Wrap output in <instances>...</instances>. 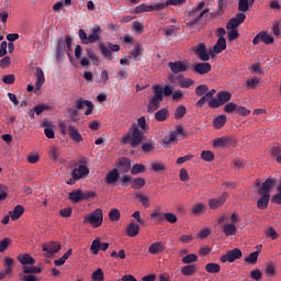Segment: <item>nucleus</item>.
<instances>
[{
	"mask_svg": "<svg viewBox=\"0 0 281 281\" xmlns=\"http://www.w3.org/2000/svg\"><path fill=\"white\" fill-rule=\"evenodd\" d=\"M154 95L150 98L147 105V113H155L159 106H161V102H164V88L161 85L153 86Z\"/></svg>",
	"mask_w": 281,
	"mask_h": 281,
	"instance_id": "4",
	"label": "nucleus"
},
{
	"mask_svg": "<svg viewBox=\"0 0 281 281\" xmlns=\"http://www.w3.org/2000/svg\"><path fill=\"white\" fill-rule=\"evenodd\" d=\"M256 0H238L239 12H248L249 8L254 5Z\"/></svg>",
	"mask_w": 281,
	"mask_h": 281,
	"instance_id": "30",
	"label": "nucleus"
},
{
	"mask_svg": "<svg viewBox=\"0 0 281 281\" xmlns=\"http://www.w3.org/2000/svg\"><path fill=\"white\" fill-rule=\"evenodd\" d=\"M89 175V168L85 165H80L78 168H75L71 172V177H75V179H82V177H87Z\"/></svg>",
	"mask_w": 281,
	"mask_h": 281,
	"instance_id": "19",
	"label": "nucleus"
},
{
	"mask_svg": "<svg viewBox=\"0 0 281 281\" xmlns=\"http://www.w3.org/2000/svg\"><path fill=\"white\" fill-rule=\"evenodd\" d=\"M126 234L131 237V238H135V236H137V234H139V224L135 223V222H131L127 227H126Z\"/></svg>",
	"mask_w": 281,
	"mask_h": 281,
	"instance_id": "23",
	"label": "nucleus"
},
{
	"mask_svg": "<svg viewBox=\"0 0 281 281\" xmlns=\"http://www.w3.org/2000/svg\"><path fill=\"white\" fill-rule=\"evenodd\" d=\"M18 262L23 265V267H29V265H36V259H34L30 254H23L18 256Z\"/></svg>",
	"mask_w": 281,
	"mask_h": 281,
	"instance_id": "20",
	"label": "nucleus"
},
{
	"mask_svg": "<svg viewBox=\"0 0 281 281\" xmlns=\"http://www.w3.org/2000/svg\"><path fill=\"white\" fill-rule=\"evenodd\" d=\"M256 186L259 188L258 195L261 196L257 201V207L258 210H267V207H269V201L271 200V190H273L276 186V179L268 178L261 186L260 180H256Z\"/></svg>",
	"mask_w": 281,
	"mask_h": 281,
	"instance_id": "1",
	"label": "nucleus"
},
{
	"mask_svg": "<svg viewBox=\"0 0 281 281\" xmlns=\"http://www.w3.org/2000/svg\"><path fill=\"white\" fill-rule=\"evenodd\" d=\"M243 258V251L238 248L227 251L220 260L221 262H236V260Z\"/></svg>",
	"mask_w": 281,
	"mask_h": 281,
	"instance_id": "8",
	"label": "nucleus"
},
{
	"mask_svg": "<svg viewBox=\"0 0 281 281\" xmlns=\"http://www.w3.org/2000/svg\"><path fill=\"white\" fill-rule=\"evenodd\" d=\"M227 5H232V0H218V14H223V12H225L227 9Z\"/></svg>",
	"mask_w": 281,
	"mask_h": 281,
	"instance_id": "44",
	"label": "nucleus"
},
{
	"mask_svg": "<svg viewBox=\"0 0 281 281\" xmlns=\"http://www.w3.org/2000/svg\"><path fill=\"white\" fill-rule=\"evenodd\" d=\"M238 232V227L234 223H226L223 225V234L225 236H234Z\"/></svg>",
	"mask_w": 281,
	"mask_h": 281,
	"instance_id": "28",
	"label": "nucleus"
},
{
	"mask_svg": "<svg viewBox=\"0 0 281 281\" xmlns=\"http://www.w3.org/2000/svg\"><path fill=\"white\" fill-rule=\"evenodd\" d=\"M232 100V93L229 91H220L216 94V98H213L209 101L210 109H220L223 104H227Z\"/></svg>",
	"mask_w": 281,
	"mask_h": 281,
	"instance_id": "5",
	"label": "nucleus"
},
{
	"mask_svg": "<svg viewBox=\"0 0 281 281\" xmlns=\"http://www.w3.org/2000/svg\"><path fill=\"white\" fill-rule=\"evenodd\" d=\"M22 271L23 273H31L34 276V274L43 273V268L35 267V266H23Z\"/></svg>",
	"mask_w": 281,
	"mask_h": 281,
	"instance_id": "33",
	"label": "nucleus"
},
{
	"mask_svg": "<svg viewBox=\"0 0 281 281\" xmlns=\"http://www.w3.org/2000/svg\"><path fill=\"white\" fill-rule=\"evenodd\" d=\"M170 117V112L167 108H162L155 113V120L157 122H166Z\"/></svg>",
	"mask_w": 281,
	"mask_h": 281,
	"instance_id": "26",
	"label": "nucleus"
},
{
	"mask_svg": "<svg viewBox=\"0 0 281 281\" xmlns=\"http://www.w3.org/2000/svg\"><path fill=\"white\" fill-rule=\"evenodd\" d=\"M168 67L171 69L172 74H183L188 71V66L182 60L171 61L168 64Z\"/></svg>",
	"mask_w": 281,
	"mask_h": 281,
	"instance_id": "14",
	"label": "nucleus"
},
{
	"mask_svg": "<svg viewBox=\"0 0 281 281\" xmlns=\"http://www.w3.org/2000/svg\"><path fill=\"white\" fill-rule=\"evenodd\" d=\"M119 166L122 168L123 172H128L131 170V159L123 157L119 160Z\"/></svg>",
	"mask_w": 281,
	"mask_h": 281,
	"instance_id": "34",
	"label": "nucleus"
},
{
	"mask_svg": "<svg viewBox=\"0 0 281 281\" xmlns=\"http://www.w3.org/2000/svg\"><path fill=\"white\" fill-rule=\"evenodd\" d=\"M205 271L207 273H221V265L214 262L207 263L205 266Z\"/></svg>",
	"mask_w": 281,
	"mask_h": 281,
	"instance_id": "35",
	"label": "nucleus"
},
{
	"mask_svg": "<svg viewBox=\"0 0 281 281\" xmlns=\"http://www.w3.org/2000/svg\"><path fill=\"white\" fill-rule=\"evenodd\" d=\"M19 278L21 281H38V278L36 276L31 273H23V270L22 273L19 274Z\"/></svg>",
	"mask_w": 281,
	"mask_h": 281,
	"instance_id": "47",
	"label": "nucleus"
},
{
	"mask_svg": "<svg viewBox=\"0 0 281 281\" xmlns=\"http://www.w3.org/2000/svg\"><path fill=\"white\" fill-rule=\"evenodd\" d=\"M240 24L236 18L231 19L226 24V30H236Z\"/></svg>",
	"mask_w": 281,
	"mask_h": 281,
	"instance_id": "61",
	"label": "nucleus"
},
{
	"mask_svg": "<svg viewBox=\"0 0 281 281\" xmlns=\"http://www.w3.org/2000/svg\"><path fill=\"white\" fill-rule=\"evenodd\" d=\"M203 210H205V205L204 204H195L191 212L194 216H201V214H203Z\"/></svg>",
	"mask_w": 281,
	"mask_h": 281,
	"instance_id": "49",
	"label": "nucleus"
},
{
	"mask_svg": "<svg viewBox=\"0 0 281 281\" xmlns=\"http://www.w3.org/2000/svg\"><path fill=\"white\" fill-rule=\"evenodd\" d=\"M42 127L44 128V133L48 137V139H54V137H56V133L52 127H49L47 122H42Z\"/></svg>",
	"mask_w": 281,
	"mask_h": 281,
	"instance_id": "38",
	"label": "nucleus"
},
{
	"mask_svg": "<svg viewBox=\"0 0 281 281\" xmlns=\"http://www.w3.org/2000/svg\"><path fill=\"white\" fill-rule=\"evenodd\" d=\"M139 128V131H143V133H145V131H147L148 128V124H146V119L144 116H140L137 120V124H136Z\"/></svg>",
	"mask_w": 281,
	"mask_h": 281,
	"instance_id": "57",
	"label": "nucleus"
},
{
	"mask_svg": "<svg viewBox=\"0 0 281 281\" xmlns=\"http://www.w3.org/2000/svg\"><path fill=\"white\" fill-rule=\"evenodd\" d=\"M225 124H227V115L225 114L218 115L213 120V126L216 128V131L223 128Z\"/></svg>",
	"mask_w": 281,
	"mask_h": 281,
	"instance_id": "27",
	"label": "nucleus"
},
{
	"mask_svg": "<svg viewBox=\"0 0 281 281\" xmlns=\"http://www.w3.org/2000/svg\"><path fill=\"white\" fill-rule=\"evenodd\" d=\"M238 105L234 102H228L224 105V113H236V108Z\"/></svg>",
	"mask_w": 281,
	"mask_h": 281,
	"instance_id": "56",
	"label": "nucleus"
},
{
	"mask_svg": "<svg viewBox=\"0 0 281 281\" xmlns=\"http://www.w3.org/2000/svg\"><path fill=\"white\" fill-rule=\"evenodd\" d=\"M99 49L102 56H104V58H109V60H113V54L111 52H120V45L108 43V47H106L104 43H100Z\"/></svg>",
	"mask_w": 281,
	"mask_h": 281,
	"instance_id": "7",
	"label": "nucleus"
},
{
	"mask_svg": "<svg viewBox=\"0 0 281 281\" xmlns=\"http://www.w3.org/2000/svg\"><path fill=\"white\" fill-rule=\"evenodd\" d=\"M150 218L155 221V223H164L165 214L161 212V206H157L151 213Z\"/></svg>",
	"mask_w": 281,
	"mask_h": 281,
	"instance_id": "22",
	"label": "nucleus"
},
{
	"mask_svg": "<svg viewBox=\"0 0 281 281\" xmlns=\"http://www.w3.org/2000/svg\"><path fill=\"white\" fill-rule=\"evenodd\" d=\"M260 79H258V77L250 78L246 81V86L248 89H256V87H258Z\"/></svg>",
	"mask_w": 281,
	"mask_h": 281,
	"instance_id": "54",
	"label": "nucleus"
},
{
	"mask_svg": "<svg viewBox=\"0 0 281 281\" xmlns=\"http://www.w3.org/2000/svg\"><path fill=\"white\" fill-rule=\"evenodd\" d=\"M227 36H228V41H236V38H238L239 34H238V30L236 29H228V33H227Z\"/></svg>",
	"mask_w": 281,
	"mask_h": 281,
	"instance_id": "60",
	"label": "nucleus"
},
{
	"mask_svg": "<svg viewBox=\"0 0 281 281\" xmlns=\"http://www.w3.org/2000/svg\"><path fill=\"white\" fill-rule=\"evenodd\" d=\"M121 216H122V214L120 213V210H117V209H112L109 212V218H110V221H112V223L120 221Z\"/></svg>",
	"mask_w": 281,
	"mask_h": 281,
	"instance_id": "43",
	"label": "nucleus"
},
{
	"mask_svg": "<svg viewBox=\"0 0 281 281\" xmlns=\"http://www.w3.org/2000/svg\"><path fill=\"white\" fill-rule=\"evenodd\" d=\"M100 237L95 238L91 246H90V251L93 254V256H98L101 251H106L109 249V243H101Z\"/></svg>",
	"mask_w": 281,
	"mask_h": 281,
	"instance_id": "11",
	"label": "nucleus"
},
{
	"mask_svg": "<svg viewBox=\"0 0 281 281\" xmlns=\"http://www.w3.org/2000/svg\"><path fill=\"white\" fill-rule=\"evenodd\" d=\"M227 49V41L225 38H218L213 49L209 50L210 56H214V54H221V52H225Z\"/></svg>",
	"mask_w": 281,
	"mask_h": 281,
	"instance_id": "15",
	"label": "nucleus"
},
{
	"mask_svg": "<svg viewBox=\"0 0 281 281\" xmlns=\"http://www.w3.org/2000/svg\"><path fill=\"white\" fill-rule=\"evenodd\" d=\"M12 243V239L5 237L2 240H0V254H3L8 247H10V244Z\"/></svg>",
	"mask_w": 281,
	"mask_h": 281,
	"instance_id": "55",
	"label": "nucleus"
},
{
	"mask_svg": "<svg viewBox=\"0 0 281 281\" xmlns=\"http://www.w3.org/2000/svg\"><path fill=\"white\" fill-rule=\"evenodd\" d=\"M146 186V180L144 178H135L132 179V188L133 190H139Z\"/></svg>",
	"mask_w": 281,
	"mask_h": 281,
	"instance_id": "37",
	"label": "nucleus"
},
{
	"mask_svg": "<svg viewBox=\"0 0 281 281\" xmlns=\"http://www.w3.org/2000/svg\"><path fill=\"white\" fill-rule=\"evenodd\" d=\"M146 172V166L143 164H135L131 169V175H142Z\"/></svg>",
	"mask_w": 281,
	"mask_h": 281,
	"instance_id": "40",
	"label": "nucleus"
},
{
	"mask_svg": "<svg viewBox=\"0 0 281 281\" xmlns=\"http://www.w3.org/2000/svg\"><path fill=\"white\" fill-rule=\"evenodd\" d=\"M10 65H12V59L10 58V56H5L2 59H0L1 69H8Z\"/></svg>",
	"mask_w": 281,
	"mask_h": 281,
	"instance_id": "58",
	"label": "nucleus"
},
{
	"mask_svg": "<svg viewBox=\"0 0 281 281\" xmlns=\"http://www.w3.org/2000/svg\"><path fill=\"white\" fill-rule=\"evenodd\" d=\"M199 256L195 254H189L182 258L183 265H194V262H198Z\"/></svg>",
	"mask_w": 281,
	"mask_h": 281,
	"instance_id": "36",
	"label": "nucleus"
},
{
	"mask_svg": "<svg viewBox=\"0 0 281 281\" xmlns=\"http://www.w3.org/2000/svg\"><path fill=\"white\" fill-rule=\"evenodd\" d=\"M79 38L82 43V45H89V36L87 35V32L85 30H79Z\"/></svg>",
	"mask_w": 281,
	"mask_h": 281,
	"instance_id": "59",
	"label": "nucleus"
},
{
	"mask_svg": "<svg viewBox=\"0 0 281 281\" xmlns=\"http://www.w3.org/2000/svg\"><path fill=\"white\" fill-rule=\"evenodd\" d=\"M102 34V27L94 25L92 32L88 35L89 45L100 42V35Z\"/></svg>",
	"mask_w": 281,
	"mask_h": 281,
	"instance_id": "16",
	"label": "nucleus"
},
{
	"mask_svg": "<svg viewBox=\"0 0 281 281\" xmlns=\"http://www.w3.org/2000/svg\"><path fill=\"white\" fill-rule=\"evenodd\" d=\"M194 54L200 58V60H203L204 63H207L210 60V54L207 53V46H205V43H200L195 47H193Z\"/></svg>",
	"mask_w": 281,
	"mask_h": 281,
	"instance_id": "9",
	"label": "nucleus"
},
{
	"mask_svg": "<svg viewBox=\"0 0 281 281\" xmlns=\"http://www.w3.org/2000/svg\"><path fill=\"white\" fill-rule=\"evenodd\" d=\"M165 221H167V223H177V215H175V213H165Z\"/></svg>",
	"mask_w": 281,
	"mask_h": 281,
	"instance_id": "64",
	"label": "nucleus"
},
{
	"mask_svg": "<svg viewBox=\"0 0 281 281\" xmlns=\"http://www.w3.org/2000/svg\"><path fill=\"white\" fill-rule=\"evenodd\" d=\"M235 113L237 115H241L243 117H247V115H249V113H251V111L243 105H237Z\"/></svg>",
	"mask_w": 281,
	"mask_h": 281,
	"instance_id": "50",
	"label": "nucleus"
},
{
	"mask_svg": "<svg viewBox=\"0 0 281 281\" xmlns=\"http://www.w3.org/2000/svg\"><path fill=\"white\" fill-rule=\"evenodd\" d=\"M204 8H205V2H200L195 9H192L188 12V16H189V21L187 22L188 27H194V25H201V23L203 22V18L210 14V9H204Z\"/></svg>",
	"mask_w": 281,
	"mask_h": 281,
	"instance_id": "2",
	"label": "nucleus"
},
{
	"mask_svg": "<svg viewBox=\"0 0 281 281\" xmlns=\"http://www.w3.org/2000/svg\"><path fill=\"white\" fill-rule=\"evenodd\" d=\"M168 168L166 167V164L164 162H153L151 164V170L153 172H166Z\"/></svg>",
	"mask_w": 281,
	"mask_h": 281,
	"instance_id": "42",
	"label": "nucleus"
},
{
	"mask_svg": "<svg viewBox=\"0 0 281 281\" xmlns=\"http://www.w3.org/2000/svg\"><path fill=\"white\" fill-rule=\"evenodd\" d=\"M258 256H260V250L251 252L245 258V262H248V265H256L258 262Z\"/></svg>",
	"mask_w": 281,
	"mask_h": 281,
	"instance_id": "39",
	"label": "nucleus"
},
{
	"mask_svg": "<svg viewBox=\"0 0 281 281\" xmlns=\"http://www.w3.org/2000/svg\"><path fill=\"white\" fill-rule=\"evenodd\" d=\"M192 69L195 74L205 76V74H210L212 71V65L210 63H198L192 66Z\"/></svg>",
	"mask_w": 281,
	"mask_h": 281,
	"instance_id": "13",
	"label": "nucleus"
},
{
	"mask_svg": "<svg viewBox=\"0 0 281 281\" xmlns=\"http://www.w3.org/2000/svg\"><path fill=\"white\" fill-rule=\"evenodd\" d=\"M136 199H138V201L142 203L143 206L150 207V198H148L142 193H137Z\"/></svg>",
	"mask_w": 281,
	"mask_h": 281,
	"instance_id": "45",
	"label": "nucleus"
},
{
	"mask_svg": "<svg viewBox=\"0 0 281 281\" xmlns=\"http://www.w3.org/2000/svg\"><path fill=\"white\" fill-rule=\"evenodd\" d=\"M68 135H69L70 139H72V142H75L76 144H80V142H82V135L78 131L77 126L69 125L68 126Z\"/></svg>",
	"mask_w": 281,
	"mask_h": 281,
	"instance_id": "18",
	"label": "nucleus"
},
{
	"mask_svg": "<svg viewBox=\"0 0 281 281\" xmlns=\"http://www.w3.org/2000/svg\"><path fill=\"white\" fill-rule=\"evenodd\" d=\"M261 41L266 45H273V36L269 35L267 32H261Z\"/></svg>",
	"mask_w": 281,
	"mask_h": 281,
	"instance_id": "53",
	"label": "nucleus"
},
{
	"mask_svg": "<svg viewBox=\"0 0 281 281\" xmlns=\"http://www.w3.org/2000/svg\"><path fill=\"white\" fill-rule=\"evenodd\" d=\"M14 80H16V78L12 74L7 75L2 78V82H4V85H14Z\"/></svg>",
	"mask_w": 281,
	"mask_h": 281,
	"instance_id": "63",
	"label": "nucleus"
},
{
	"mask_svg": "<svg viewBox=\"0 0 281 281\" xmlns=\"http://www.w3.org/2000/svg\"><path fill=\"white\" fill-rule=\"evenodd\" d=\"M206 91H210V87H207V85H200L195 88V95H198V98H201L205 95Z\"/></svg>",
	"mask_w": 281,
	"mask_h": 281,
	"instance_id": "46",
	"label": "nucleus"
},
{
	"mask_svg": "<svg viewBox=\"0 0 281 281\" xmlns=\"http://www.w3.org/2000/svg\"><path fill=\"white\" fill-rule=\"evenodd\" d=\"M92 281H104V271H102V269H97L93 273H92Z\"/></svg>",
	"mask_w": 281,
	"mask_h": 281,
	"instance_id": "51",
	"label": "nucleus"
},
{
	"mask_svg": "<svg viewBox=\"0 0 281 281\" xmlns=\"http://www.w3.org/2000/svg\"><path fill=\"white\" fill-rule=\"evenodd\" d=\"M35 76L37 78L35 87L36 89H41L43 85H45V72H43V69L41 68H36Z\"/></svg>",
	"mask_w": 281,
	"mask_h": 281,
	"instance_id": "29",
	"label": "nucleus"
},
{
	"mask_svg": "<svg viewBox=\"0 0 281 281\" xmlns=\"http://www.w3.org/2000/svg\"><path fill=\"white\" fill-rule=\"evenodd\" d=\"M142 149L144 153H150L151 150H155V143L153 142L144 143L142 145Z\"/></svg>",
	"mask_w": 281,
	"mask_h": 281,
	"instance_id": "62",
	"label": "nucleus"
},
{
	"mask_svg": "<svg viewBox=\"0 0 281 281\" xmlns=\"http://www.w3.org/2000/svg\"><path fill=\"white\" fill-rule=\"evenodd\" d=\"M201 159H203V161H214V153H212L211 150H204L201 153Z\"/></svg>",
	"mask_w": 281,
	"mask_h": 281,
	"instance_id": "52",
	"label": "nucleus"
},
{
	"mask_svg": "<svg viewBox=\"0 0 281 281\" xmlns=\"http://www.w3.org/2000/svg\"><path fill=\"white\" fill-rule=\"evenodd\" d=\"M68 199L72 202V203H80V201H82V190L78 189V190H74L68 194Z\"/></svg>",
	"mask_w": 281,
	"mask_h": 281,
	"instance_id": "31",
	"label": "nucleus"
},
{
	"mask_svg": "<svg viewBox=\"0 0 281 281\" xmlns=\"http://www.w3.org/2000/svg\"><path fill=\"white\" fill-rule=\"evenodd\" d=\"M119 179H120V171L114 168L110 170L105 176V183H108V186H115Z\"/></svg>",
	"mask_w": 281,
	"mask_h": 281,
	"instance_id": "17",
	"label": "nucleus"
},
{
	"mask_svg": "<svg viewBox=\"0 0 281 281\" xmlns=\"http://www.w3.org/2000/svg\"><path fill=\"white\" fill-rule=\"evenodd\" d=\"M60 248L61 246L58 241H50L42 246V250L46 252L47 258L54 256V254H58Z\"/></svg>",
	"mask_w": 281,
	"mask_h": 281,
	"instance_id": "10",
	"label": "nucleus"
},
{
	"mask_svg": "<svg viewBox=\"0 0 281 281\" xmlns=\"http://www.w3.org/2000/svg\"><path fill=\"white\" fill-rule=\"evenodd\" d=\"M23 214H25V207H23V205H16L12 211L9 212V215L13 221H19V217L23 216Z\"/></svg>",
	"mask_w": 281,
	"mask_h": 281,
	"instance_id": "24",
	"label": "nucleus"
},
{
	"mask_svg": "<svg viewBox=\"0 0 281 281\" xmlns=\"http://www.w3.org/2000/svg\"><path fill=\"white\" fill-rule=\"evenodd\" d=\"M166 249V246L161 241H156L151 244L148 248L149 254L156 256V254H161Z\"/></svg>",
	"mask_w": 281,
	"mask_h": 281,
	"instance_id": "25",
	"label": "nucleus"
},
{
	"mask_svg": "<svg viewBox=\"0 0 281 281\" xmlns=\"http://www.w3.org/2000/svg\"><path fill=\"white\" fill-rule=\"evenodd\" d=\"M227 196H229V193L223 192L222 195L217 199H210L209 200V207L211 210H218L221 205H224L225 202L227 201Z\"/></svg>",
	"mask_w": 281,
	"mask_h": 281,
	"instance_id": "12",
	"label": "nucleus"
},
{
	"mask_svg": "<svg viewBox=\"0 0 281 281\" xmlns=\"http://www.w3.org/2000/svg\"><path fill=\"white\" fill-rule=\"evenodd\" d=\"M144 140V131L137 124H133L128 133L123 135V144H131L132 148H137Z\"/></svg>",
	"mask_w": 281,
	"mask_h": 281,
	"instance_id": "3",
	"label": "nucleus"
},
{
	"mask_svg": "<svg viewBox=\"0 0 281 281\" xmlns=\"http://www.w3.org/2000/svg\"><path fill=\"white\" fill-rule=\"evenodd\" d=\"M65 49H66L65 40L60 37L57 42V48H56L57 56H61V54H65Z\"/></svg>",
	"mask_w": 281,
	"mask_h": 281,
	"instance_id": "48",
	"label": "nucleus"
},
{
	"mask_svg": "<svg viewBox=\"0 0 281 281\" xmlns=\"http://www.w3.org/2000/svg\"><path fill=\"white\" fill-rule=\"evenodd\" d=\"M104 221L102 209H95L92 213L83 218V223H89L92 227L98 228Z\"/></svg>",
	"mask_w": 281,
	"mask_h": 281,
	"instance_id": "6",
	"label": "nucleus"
},
{
	"mask_svg": "<svg viewBox=\"0 0 281 281\" xmlns=\"http://www.w3.org/2000/svg\"><path fill=\"white\" fill-rule=\"evenodd\" d=\"M186 113H188V109H186V105H179L176 109L175 119L176 120H181V119L184 117Z\"/></svg>",
	"mask_w": 281,
	"mask_h": 281,
	"instance_id": "41",
	"label": "nucleus"
},
{
	"mask_svg": "<svg viewBox=\"0 0 281 281\" xmlns=\"http://www.w3.org/2000/svg\"><path fill=\"white\" fill-rule=\"evenodd\" d=\"M196 273V266L195 265H187L181 268V274L186 277L194 276Z\"/></svg>",
	"mask_w": 281,
	"mask_h": 281,
	"instance_id": "32",
	"label": "nucleus"
},
{
	"mask_svg": "<svg viewBox=\"0 0 281 281\" xmlns=\"http://www.w3.org/2000/svg\"><path fill=\"white\" fill-rule=\"evenodd\" d=\"M177 80L180 89H190L194 85V80L184 78L183 75L177 76Z\"/></svg>",
	"mask_w": 281,
	"mask_h": 281,
	"instance_id": "21",
	"label": "nucleus"
}]
</instances>
